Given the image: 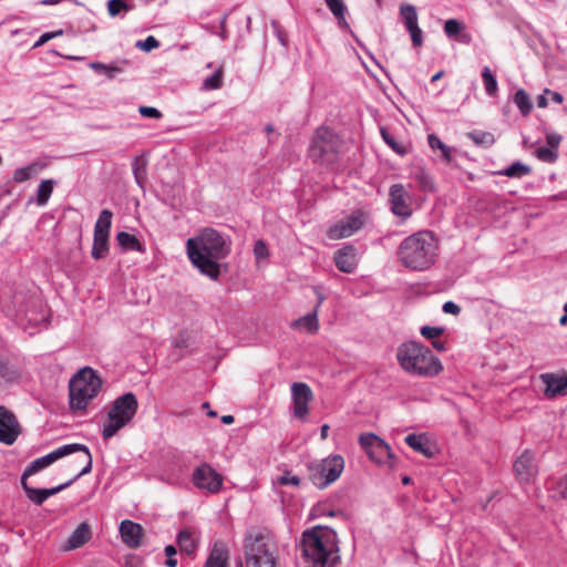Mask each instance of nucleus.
<instances>
[{"label":"nucleus","mask_w":567,"mask_h":567,"mask_svg":"<svg viewBox=\"0 0 567 567\" xmlns=\"http://www.w3.org/2000/svg\"><path fill=\"white\" fill-rule=\"evenodd\" d=\"M530 166L517 161L508 167L499 171L498 174L511 178H522L523 176L530 174Z\"/></svg>","instance_id":"nucleus-34"},{"label":"nucleus","mask_w":567,"mask_h":567,"mask_svg":"<svg viewBox=\"0 0 567 567\" xmlns=\"http://www.w3.org/2000/svg\"><path fill=\"white\" fill-rule=\"evenodd\" d=\"M427 142L433 151H441V157L444 162L450 163L452 161V148L443 143L439 136L429 134Z\"/></svg>","instance_id":"nucleus-36"},{"label":"nucleus","mask_w":567,"mask_h":567,"mask_svg":"<svg viewBox=\"0 0 567 567\" xmlns=\"http://www.w3.org/2000/svg\"><path fill=\"white\" fill-rule=\"evenodd\" d=\"M535 156L544 163H555L557 161V152L550 147L542 146L535 151Z\"/></svg>","instance_id":"nucleus-46"},{"label":"nucleus","mask_w":567,"mask_h":567,"mask_svg":"<svg viewBox=\"0 0 567 567\" xmlns=\"http://www.w3.org/2000/svg\"><path fill=\"white\" fill-rule=\"evenodd\" d=\"M440 244L431 230H420L404 238L398 249L399 261L415 271L430 269L439 257Z\"/></svg>","instance_id":"nucleus-3"},{"label":"nucleus","mask_w":567,"mask_h":567,"mask_svg":"<svg viewBox=\"0 0 567 567\" xmlns=\"http://www.w3.org/2000/svg\"><path fill=\"white\" fill-rule=\"evenodd\" d=\"M380 133L386 145H389L396 154L404 155L406 153L405 146L399 143L386 128L381 127Z\"/></svg>","instance_id":"nucleus-43"},{"label":"nucleus","mask_w":567,"mask_h":567,"mask_svg":"<svg viewBox=\"0 0 567 567\" xmlns=\"http://www.w3.org/2000/svg\"><path fill=\"white\" fill-rule=\"evenodd\" d=\"M73 483L74 480H69L68 482L52 488H34L27 484V478L21 477V485L28 498L37 505L43 504L50 496L60 493Z\"/></svg>","instance_id":"nucleus-19"},{"label":"nucleus","mask_w":567,"mask_h":567,"mask_svg":"<svg viewBox=\"0 0 567 567\" xmlns=\"http://www.w3.org/2000/svg\"><path fill=\"white\" fill-rule=\"evenodd\" d=\"M466 136L477 146L491 147L495 143V137L489 132L484 131H472Z\"/></svg>","instance_id":"nucleus-37"},{"label":"nucleus","mask_w":567,"mask_h":567,"mask_svg":"<svg viewBox=\"0 0 567 567\" xmlns=\"http://www.w3.org/2000/svg\"><path fill=\"white\" fill-rule=\"evenodd\" d=\"M193 484L202 491L216 494L223 486V477L209 464L198 465L192 475Z\"/></svg>","instance_id":"nucleus-13"},{"label":"nucleus","mask_w":567,"mask_h":567,"mask_svg":"<svg viewBox=\"0 0 567 567\" xmlns=\"http://www.w3.org/2000/svg\"><path fill=\"white\" fill-rule=\"evenodd\" d=\"M120 533L123 542L130 547L136 548L141 545L143 528L140 524L125 519L120 525Z\"/></svg>","instance_id":"nucleus-22"},{"label":"nucleus","mask_w":567,"mask_h":567,"mask_svg":"<svg viewBox=\"0 0 567 567\" xmlns=\"http://www.w3.org/2000/svg\"><path fill=\"white\" fill-rule=\"evenodd\" d=\"M254 254H255L257 261L268 258V256H269L268 247L264 240L259 239L255 243Z\"/></svg>","instance_id":"nucleus-48"},{"label":"nucleus","mask_w":567,"mask_h":567,"mask_svg":"<svg viewBox=\"0 0 567 567\" xmlns=\"http://www.w3.org/2000/svg\"><path fill=\"white\" fill-rule=\"evenodd\" d=\"M390 210L402 220L409 219L412 214V195L405 189L403 184H393L389 189Z\"/></svg>","instance_id":"nucleus-12"},{"label":"nucleus","mask_w":567,"mask_h":567,"mask_svg":"<svg viewBox=\"0 0 567 567\" xmlns=\"http://www.w3.org/2000/svg\"><path fill=\"white\" fill-rule=\"evenodd\" d=\"M364 221L365 218L362 212H353L350 216L330 227L328 236L333 240L350 237L363 227Z\"/></svg>","instance_id":"nucleus-14"},{"label":"nucleus","mask_w":567,"mask_h":567,"mask_svg":"<svg viewBox=\"0 0 567 567\" xmlns=\"http://www.w3.org/2000/svg\"><path fill=\"white\" fill-rule=\"evenodd\" d=\"M102 389V380L91 368L79 370L70 380L69 398L72 410H85Z\"/></svg>","instance_id":"nucleus-5"},{"label":"nucleus","mask_w":567,"mask_h":567,"mask_svg":"<svg viewBox=\"0 0 567 567\" xmlns=\"http://www.w3.org/2000/svg\"><path fill=\"white\" fill-rule=\"evenodd\" d=\"M56 182L54 179H43L38 188H37V198L35 203L38 206L43 207L48 204L52 193L53 188L55 186Z\"/></svg>","instance_id":"nucleus-32"},{"label":"nucleus","mask_w":567,"mask_h":567,"mask_svg":"<svg viewBox=\"0 0 567 567\" xmlns=\"http://www.w3.org/2000/svg\"><path fill=\"white\" fill-rule=\"evenodd\" d=\"M555 491L561 498H567V474L556 482Z\"/></svg>","instance_id":"nucleus-54"},{"label":"nucleus","mask_w":567,"mask_h":567,"mask_svg":"<svg viewBox=\"0 0 567 567\" xmlns=\"http://www.w3.org/2000/svg\"><path fill=\"white\" fill-rule=\"evenodd\" d=\"M546 142L550 148L556 150L561 142V135L555 132H548L546 134Z\"/></svg>","instance_id":"nucleus-56"},{"label":"nucleus","mask_w":567,"mask_h":567,"mask_svg":"<svg viewBox=\"0 0 567 567\" xmlns=\"http://www.w3.org/2000/svg\"><path fill=\"white\" fill-rule=\"evenodd\" d=\"M136 47L148 52L153 49L158 48L159 41L157 39H155L153 35H150L143 41H137Z\"/></svg>","instance_id":"nucleus-50"},{"label":"nucleus","mask_w":567,"mask_h":567,"mask_svg":"<svg viewBox=\"0 0 567 567\" xmlns=\"http://www.w3.org/2000/svg\"><path fill=\"white\" fill-rule=\"evenodd\" d=\"M412 179L416 187L423 193H430L435 189V184L431 174L424 168H416L412 173Z\"/></svg>","instance_id":"nucleus-28"},{"label":"nucleus","mask_w":567,"mask_h":567,"mask_svg":"<svg viewBox=\"0 0 567 567\" xmlns=\"http://www.w3.org/2000/svg\"><path fill=\"white\" fill-rule=\"evenodd\" d=\"M20 432V424L16 415L6 406L0 405V442L12 445Z\"/></svg>","instance_id":"nucleus-16"},{"label":"nucleus","mask_w":567,"mask_h":567,"mask_svg":"<svg viewBox=\"0 0 567 567\" xmlns=\"http://www.w3.org/2000/svg\"><path fill=\"white\" fill-rule=\"evenodd\" d=\"M92 536L91 527L87 523H81L71 534L66 543V549H76L90 540Z\"/></svg>","instance_id":"nucleus-26"},{"label":"nucleus","mask_w":567,"mask_h":567,"mask_svg":"<svg viewBox=\"0 0 567 567\" xmlns=\"http://www.w3.org/2000/svg\"><path fill=\"white\" fill-rule=\"evenodd\" d=\"M292 328H305L308 332L315 333L319 329L318 311L317 308L312 312L295 320L291 324Z\"/></svg>","instance_id":"nucleus-33"},{"label":"nucleus","mask_w":567,"mask_h":567,"mask_svg":"<svg viewBox=\"0 0 567 567\" xmlns=\"http://www.w3.org/2000/svg\"><path fill=\"white\" fill-rule=\"evenodd\" d=\"M63 33L62 30H58V31H54V32H47V33H43L40 35V38L37 40V42L34 43V48H38V47H41L43 45L45 42H48L49 40L58 37V35H61Z\"/></svg>","instance_id":"nucleus-55"},{"label":"nucleus","mask_w":567,"mask_h":567,"mask_svg":"<svg viewBox=\"0 0 567 567\" xmlns=\"http://www.w3.org/2000/svg\"><path fill=\"white\" fill-rule=\"evenodd\" d=\"M444 332L442 327L423 326L421 328V334L430 340H434Z\"/></svg>","instance_id":"nucleus-49"},{"label":"nucleus","mask_w":567,"mask_h":567,"mask_svg":"<svg viewBox=\"0 0 567 567\" xmlns=\"http://www.w3.org/2000/svg\"><path fill=\"white\" fill-rule=\"evenodd\" d=\"M327 7L331 13L338 19V23L341 28H348L346 21V4L342 0H324Z\"/></svg>","instance_id":"nucleus-35"},{"label":"nucleus","mask_w":567,"mask_h":567,"mask_svg":"<svg viewBox=\"0 0 567 567\" xmlns=\"http://www.w3.org/2000/svg\"><path fill=\"white\" fill-rule=\"evenodd\" d=\"M514 103L517 105L523 116L528 115L533 109L532 100L523 89L516 91L514 95Z\"/></svg>","instance_id":"nucleus-39"},{"label":"nucleus","mask_w":567,"mask_h":567,"mask_svg":"<svg viewBox=\"0 0 567 567\" xmlns=\"http://www.w3.org/2000/svg\"><path fill=\"white\" fill-rule=\"evenodd\" d=\"M313 399L310 386L303 382H295L291 385V400L293 404V415L297 419L305 420L309 413V402Z\"/></svg>","instance_id":"nucleus-15"},{"label":"nucleus","mask_w":567,"mask_h":567,"mask_svg":"<svg viewBox=\"0 0 567 567\" xmlns=\"http://www.w3.org/2000/svg\"><path fill=\"white\" fill-rule=\"evenodd\" d=\"M229 554L223 542H215L203 567H227Z\"/></svg>","instance_id":"nucleus-23"},{"label":"nucleus","mask_w":567,"mask_h":567,"mask_svg":"<svg viewBox=\"0 0 567 567\" xmlns=\"http://www.w3.org/2000/svg\"><path fill=\"white\" fill-rule=\"evenodd\" d=\"M513 470L520 483H529L538 474V466L535 463V453L525 450L514 462Z\"/></svg>","instance_id":"nucleus-17"},{"label":"nucleus","mask_w":567,"mask_h":567,"mask_svg":"<svg viewBox=\"0 0 567 567\" xmlns=\"http://www.w3.org/2000/svg\"><path fill=\"white\" fill-rule=\"evenodd\" d=\"M223 69L219 68L212 75L207 76L203 82V89L205 90H217L223 85Z\"/></svg>","instance_id":"nucleus-45"},{"label":"nucleus","mask_w":567,"mask_h":567,"mask_svg":"<svg viewBox=\"0 0 567 567\" xmlns=\"http://www.w3.org/2000/svg\"><path fill=\"white\" fill-rule=\"evenodd\" d=\"M343 468V457L340 455H330L311 467V477L315 485L324 488L339 478Z\"/></svg>","instance_id":"nucleus-10"},{"label":"nucleus","mask_w":567,"mask_h":567,"mask_svg":"<svg viewBox=\"0 0 567 567\" xmlns=\"http://www.w3.org/2000/svg\"><path fill=\"white\" fill-rule=\"evenodd\" d=\"M278 483L281 485L298 486L300 484V478L296 475H292L290 472H286L278 478Z\"/></svg>","instance_id":"nucleus-51"},{"label":"nucleus","mask_w":567,"mask_h":567,"mask_svg":"<svg viewBox=\"0 0 567 567\" xmlns=\"http://www.w3.org/2000/svg\"><path fill=\"white\" fill-rule=\"evenodd\" d=\"M465 24L456 19H450L445 21L444 32L451 39H457L464 44H468L472 41V37L468 33L463 32Z\"/></svg>","instance_id":"nucleus-27"},{"label":"nucleus","mask_w":567,"mask_h":567,"mask_svg":"<svg viewBox=\"0 0 567 567\" xmlns=\"http://www.w3.org/2000/svg\"><path fill=\"white\" fill-rule=\"evenodd\" d=\"M116 240L118 246L124 250H132V251H144V247L138 240V238L130 233L126 231H120L116 235Z\"/></svg>","instance_id":"nucleus-30"},{"label":"nucleus","mask_w":567,"mask_h":567,"mask_svg":"<svg viewBox=\"0 0 567 567\" xmlns=\"http://www.w3.org/2000/svg\"><path fill=\"white\" fill-rule=\"evenodd\" d=\"M21 370L4 359H0V391L19 382Z\"/></svg>","instance_id":"nucleus-24"},{"label":"nucleus","mask_w":567,"mask_h":567,"mask_svg":"<svg viewBox=\"0 0 567 567\" xmlns=\"http://www.w3.org/2000/svg\"><path fill=\"white\" fill-rule=\"evenodd\" d=\"M176 540L179 549L187 555L193 554L197 548V540L195 539L193 532L187 528L182 529L178 533Z\"/></svg>","instance_id":"nucleus-31"},{"label":"nucleus","mask_w":567,"mask_h":567,"mask_svg":"<svg viewBox=\"0 0 567 567\" xmlns=\"http://www.w3.org/2000/svg\"><path fill=\"white\" fill-rule=\"evenodd\" d=\"M328 433H329V425L328 424H323L320 429V436H321V440H326L328 437Z\"/></svg>","instance_id":"nucleus-63"},{"label":"nucleus","mask_w":567,"mask_h":567,"mask_svg":"<svg viewBox=\"0 0 567 567\" xmlns=\"http://www.w3.org/2000/svg\"><path fill=\"white\" fill-rule=\"evenodd\" d=\"M132 171L136 183L142 186L146 179V162L135 157L132 163Z\"/></svg>","instance_id":"nucleus-44"},{"label":"nucleus","mask_w":567,"mask_h":567,"mask_svg":"<svg viewBox=\"0 0 567 567\" xmlns=\"http://www.w3.org/2000/svg\"><path fill=\"white\" fill-rule=\"evenodd\" d=\"M81 452L83 454V460H80V462L84 463L83 468L78 473L72 480L74 482L79 480L81 476L89 474L92 471L93 465V457L89 450V447L84 444L80 443H71L62 445L49 454L41 456L39 458H35L32 461L23 471L22 478H28L31 475H34L35 473L47 468L58 460L68 456L73 453Z\"/></svg>","instance_id":"nucleus-6"},{"label":"nucleus","mask_w":567,"mask_h":567,"mask_svg":"<svg viewBox=\"0 0 567 567\" xmlns=\"http://www.w3.org/2000/svg\"><path fill=\"white\" fill-rule=\"evenodd\" d=\"M89 66L96 73L105 75L107 79H113L116 74L121 73L123 69L116 64H104L102 62H90Z\"/></svg>","instance_id":"nucleus-40"},{"label":"nucleus","mask_w":567,"mask_h":567,"mask_svg":"<svg viewBox=\"0 0 567 567\" xmlns=\"http://www.w3.org/2000/svg\"><path fill=\"white\" fill-rule=\"evenodd\" d=\"M165 555L167 556L166 566L168 567H176L177 566V559L174 558L176 555V548L173 545H167L165 547Z\"/></svg>","instance_id":"nucleus-53"},{"label":"nucleus","mask_w":567,"mask_h":567,"mask_svg":"<svg viewBox=\"0 0 567 567\" xmlns=\"http://www.w3.org/2000/svg\"><path fill=\"white\" fill-rule=\"evenodd\" d=\"M128 10H131V7H128L124 0H109L107 2V11L111 17H115L122 11Z\"/></svg>","instance_id":"nucleus-47"},{"label":"nucleus","mask_w":567,"mask_h":567,"mask_svg":"<svg viewBox=\"0 0 567 567\" xmlns=\"http://www.w3.org/2000/svg\"><path fill=\"white\" fill-rule=\"evenodd\" d=\"M313 292L317 296V305L315 306V308H317L318 311L326 298L318 287H313Z\"/></svg>","instance_id":"nucleus-58"},{"label":"nucleus","mask_w":567,"mask_h":567,"mask_svg":"<svg viewBox=\"0 0 567 567\" xmlns=\"http://www.w3.org/2000/svg\"><path fill=\"white\" fill-rule=\"evenodd\" d=\"M113 213L110 209L101 210L94 225V234L96 236L110 237Z\"/></svg>","instance_id":"nucleus-29"},{"label":"nucleus","mask_w":567,"mask_h":567,"mask_svg":"<svg viewBox=\"0 0 567 567\" xmlns=\"http://www.w3.org/2000/svg\"><path fill=\"white\" fill-rule=\"evenodd\" d=\"M11 193H12V189H11L10 185L6 184L0 188V198L3 196H9V195H11Z\"/></svg>","instance_id":"nucleus-62"},{"label":"nucleus","mask_w":567,"mask_h":567,"mask_svg":"<svg viewBox=\"0 0 567 567\" xmlns=\"http://www.w3.org/2000/svg\"><path fill=\"white\" fill-rule=\"evenodd\" d=\"M547 93H550L551 94V100L555 102V103H558L560 104L563 102V95L558 92H550L549 90H546Z\"/></svg>","instance_id":"nucleus-61"},{"label":"nucleus","mask_w":567,"mask_h":567,"mask_svg":"<svg viewBox=\"0 0 567 567\" xmlns=\"http://www.w3.org/2000/svg\"><path fill=\"white\" fill-rule=\"evenodd\" d=\"M400 16L406 31L411 35L413 47H421L423 44V31L417 23L416 8L413 4L404 3L400 7Z\"/></svg>","instance_id":"nucleus-18"},{"label":"nucleus","mask_w":567,"mask_h":567,"mask_svg":"<svg viewBox=\"0 0 567 567\" xmlns=\"http://www.w3.org/2000/svg\"><path fill=\"white\" fill-rule=\"evenodd\" d=\"M246 567H277L274 544L265 536L245 538Z\"/></svg>","instance_id":"nucleus-9"},{"label":"nucleus","mask_w":567,"mask_h":567,"mask_svg":"<svg viewBox=\"0 0 567 567\" xmlns=\"http://www.w3.org/2000/svg\"><path fill=\"white\" fill-rule=\"evenodd\" d=\"M334 264L337 268L346 274H352L357 266V250L353 246H344L334 254Z\"/></svg>","instance_id":"nucleus-21"},{"label":"nucleus","mask_w":567,"mask_h":567,"mask_svg":"<svg viewBox=\"0 0 567 567\" xmlns=\"http://www.w3.org/2000/svg\"><path fill=\"white\" fill-rule=\"evenodd\" d=\"M396 360L406 373L421 378H434L443 371L441 360L432 350L416 341L402 343L396 350Z\"/></svg>","instance_id":"nucleus-4"},{"label":"nucleus","mask_w":567,"mask_h":567,"mask_svg":"<svg viewBox=\"0 0 567 567\" xmlns=\"http://www.w3.org/2000/svg\"><path fill=\"white\" fill-rule=\"evenodd\" d=\"M138 402L134 393L126 392L117 396L107 413V420L103 424L102 437L110 440L121 429L126 426L135 416Z\"/></svg>","instance_id":"nucleus-7"},{"label":"nucleus","mask_w":567,"mask_h":567,"mask_svg":"<svg viewBox=\"0 0 567 567\" xmlns=\"http://www.w3.org/2000/svg\"><path fill=\"white\" fill-rule=\"evenodd\" d=\"M186 250L192 264L203 275L216 280L219 276L217 261L230 252V247L217 230L206 228L197 237L187 240Z\"/></svg>","instance_id":"nucleus-2"},{"label":"nucleus","mask_w":567,"mask_h":567,"mask_svg":"<svg viewBox=\"0 0 567 567\" xmlns=\"http://www.w3.org/2000/svg\"><path fill=\"white\" fill-rule=\"evenodd\" d=\"M547 99L544 95H539L537 99V105L538 107H546L547 106Z\"/></svg>","instance_id":"nucleus-64"},{"label":"nucleus","mask_w":567,"mask_h":567,"mask_svg":"<svg viewBox=\"0 0 567 567\" xmlns=\"http://www.w3.org/2000/svg\"><path fill=\"white\" fill-rule=\"evenodd\" d=\"M109 251V237L93 235V246L91 255L95 260H100L106 256Z\"/></svg>","instance_id":"nucleus-38"},{"label":"nucleus","mask_w":567,"mask_h":567,"mask_svg":"<svg viewBox=\"0 0 567 567\" xmlns=\"http://www.w3.org/2000/svg\"><path fill=\"white\" fill-rule=\"evenodd\" d=\"M299 551L302 567H336L340 561L337 533L327 526L303 532Z\"/></svg>","instance_id":"nucleus-1"},{"label":"nucleus","mask_w":567,"mask_h":567,"mask_svg":"<svg viewBox=\"0 0 567 567\" xmlns=\"http://www.w3.org/2000/svg\"><path fill=\"white\" fill-rule=\"evenodd\" d=\"M138 112L144 117H151V118H161L162 113L156 109L152 106H141L138 109Z\"/></svg>","instance_id":"nucleus-52"},{"label":"nucleus","mask_w":567,"mask_h":567,"mask_svg":"<svg viewBox=\"0 0 567 567\" xmlns=\"http://www.w3.org/2000/svg\"><path fill=\"white\" fill-rule=\"evenodd\" d=\"M442 310L445 313L457 316L461 312V307L453 301H446Z\"/></svg>","instance_id":"nucleus-57"},{"label":"nucleus","mask_w":567,"mask_h":567,"mask_svg":"<svg viewBox=\"0 0 567 567\" xmlns=\"http://www.w3.org/2000/svg\"><path fill=\"white\" fill-rule=\"evenodd\" d=\"M432 346L434 349H436L437 351H445V342L441 341V340H433L432 341Z\"/></svg>","instance_id":"nucleus-60"},{"label":"nucleus","mask_w":567,"mask_h":567,"mask_svg":"<svg viewBox=\"0 0 567 567\" xmlns=\"http://www.w3.org/2000/svg\"><path fill=\"white\" fill-rule=\"evenodd\" d=\"M45 168L42 162H32L25 166L19 167L13 172L12 181L21 184L38 176Z\"/></svg>","instance_id":"nucleus-25"},{"label":"nucleus","mask_w":567,"mask_h":567,"mask_svg":"<svg viewBox=\"0 0 567 567\" xmlns=\"http://www.w3.org/2000/svg\"><path fill=\"white\" fill-rule=\"evenodd\" d=\"M359 444L369 458L378 465L392 466L393 453L389 444L374 433H364L359 437Z\"/></svg>","instance_id":"nucleus-11"},{"label":"nucleus","mask_w":567,"mask_h":567,"mask_svg":"<svg viewBox=\"0 0 567 567\" xmlns=\"http://www.w3.org/2000/svg\"><path fill=\"white\" fill-rule=\"evenodd\" d=\"M482 79L486 94L488 96L496 95L498 91L497 81L488 66H484L482 71Z\"/></svg>","instance_id":"nucleus-42"},{"label":"nucleus","mask_w":567,"mask_h":567,"mask_svg":"<svg viewBox=\"0 0 567 567\" xmlns=\"http://www.w3.org/2000/svg\"><path fill=\"white\" fill-rule=\"evenodd\" d=\"M539 378L546 385L544 393L548 399L567 394V374L543 373Z\"/></svg>","instance_id":"nucleus-20"},{"label":"nucleus","mask_w":567,"mask_h":567,"mask_svg":"<svg viewBox=\"0 0 567 567\" xmlns=\"http://www.w3.org/2000/svg\"><path fill=\"white\" fill-rule=\"evenodd\" d=\"M340 148L339 136L328 127H319L309 147V157L315 163L331 165L337 161Z\"/></svg>","instance_id":"nucleus-8"},{"label":"nucleus","mask_w":567,"mask_h":567,"mask_svg":"<svg viewBox=\"0 0 567 567\" xmlns=\"http://www.w3.org/2000/svg\"><path fill=\"white\" fill-rule=\"evenodd\" d=\"M404 441L414 451H416V452H419V453H421V454H423L425 456H430L431 455L430 447L426 445L425 440H424V437L422 435L409 434L404 439Z\"/></svg>","instance_id":"nucleus-41"},{"label":"nucleus","mask_w":567,"mask_h":567,"mask_svg":"<svg viewBox=\"0 0 567 567\" xmlns=\"http://www.w3.org/2000/svg\"><path fill=\"white\" fill-rule=\"evenodd\" d=\"M174 346L179 349L185 348L187 347V339L183 334H179L174 339Z\"/></svg>","instance_id":"nucleus-59"}]
</instances>
